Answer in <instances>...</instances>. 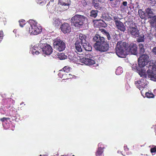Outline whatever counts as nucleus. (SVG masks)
<instances>
[{"mask_svg": "<svg viewBox=\"0 0 156 156\" xmlns=\"http://www.w3.org/2000/svg\"><path fill=\"white\" fill-rule=\"evenodd\" d=\"M101 32L104 35L107 37V38L108 41H112V38L111 37L110 34L108 32L103 29H101Z\"/></svg>", "mask_w": 156, "mask_h": 156, "instance_id": "19", "label": "nucleus"}, {"mask_svg": "<svg viewBox=\"0 0 156 156\" xmlns=\"http://www.w3.org/2000/svg\"><path fill=\"white\" fill-rule=\"evenodd\" d=\"M139 15L142 19H144L146 16V12L143 11L142 9H140L138 10Z\"/></svg>", "mask_w": 156, "mask_h": 156, "instance_id": "21", "label": "nucleus"}, {"mask_svg": "<svg viewBox=\"0 0 156 156\" xmlns=\"http://www.w3.org/2000/svg\"><path fill=\"white\" fill-rule=\"evenodd\" d=\"M17 31V30L16 29H14L13 30V32L16 34V31Z\"/></svg>", "mask_w": 156, "mask_h": 156, "instance_id": "52", "label": "nucleus"}, {"mask_svg": "<svg viewBox=\"0 0 156 156\" xmlns=\"http://www.w3.org/2000/svg\"><path fill=\"white\" fill-rule=\"evenodd\" d=\"M40 47L43 53L46 55H50L52 52V49L51 45L47 43L42 44Z\"/></svg>", "mask_w": 156, "mask_h": 156, "instance_id": "8", "label": "nucleus"}, {"mask_svg": "<svg viewBox=\"0 0 156 156\" xmlns=\"http://www.w3.org/2000/svg\"><path fill=\"white\" fill-rule=\"evenodd\" d=\"M112 6L113 7H118L120 4V1L119 0H115L114 2L112 3Z\"/></svg>", "mask_w": 156, "mask_h": 156, "instance_id": "28", "label": "nucleus"}, {"mask_svg": "<svg viewBox=\"0 0 156 156\" xmlns=\"http://www.w3.org/2000/svg\"><path fill=\"white\" fill-rule=\"evenodd\" d=\"M123 72V70L120 67H118L115 71V73L116 75H120Z\"/></svg>", "mask_w": 156, "mask_h": 156, "instance_id": "33", "label": "nucleus"}, {"mask_svg": "<svg viewBox=\"0 0 156 156\" xmlns=\"http://www.w3.org/2000/svg\"><path fill=\"white\" fill-rule=\"evenodd\" d=\"M100 36L98 34H96V35L93 38V41H94L96 42V43L99 42V41H98Z\"/></svg>", "mask_w": 156, "mask_h": 156, "instance_id": "34", "label": "nucleus"}, {"mask_svg": "<svg viewBox=\"0 0 156 156\" xmlns=\"http://www.w3.org/2000/svg\"><path fill=\"white\" fill-rule=\"evenodd\" d=\"M93 46L97 50L103 52L107 51L109 48V45L106 42L95 43Z\"/></svg>", "mask_w": 156, "mask_h": 156, "instance_id": "5", "label": "nucleus"}, {"mask_svg": "<svg viewBox=\"0 0 156 156\" xmlns=\"http://www.w3.org/2000/svg\"><path fill=\"white\" fill-rule=\"evenodd\" d=\"M114 19L115 23L117 28L121 31L124 32L126 30V28L123 23L117 20V18H115Z\"/></svg>", "mask_w": 156, "mask_h": 156, "instance_id": "11", "label": "nucleus"}, {"mask_svg": "<svg viewBox=\"0 0 156 156\" xmlns=\"http://www.w3.org/2000/svg\"><path fill=\"white\" fill-rule=\"evenodd\" d=\"M93 5L97 9H100L101 7L99 4L97 2V0H93L92 2Z\"/></svg>", "mask_w": 156, "mask_h": 156, "instance_id": "22", "label": "nucleus"}, {"mask_svg": "<svg viewBox=\"0 0 156 156\" xmlns=\"http://www.w3.org/2000/svg\"><path fill=\"white\" fill-rule=\"evenodd\" d=\"M148 1H151L152 2V3H151V4L152 5H154L156 3V2L155 0H148Z\"/></svg>", "mask_w": 156, "mask_h": 156, "instance_id": "45", "label": "nucleus"}, {"mask_svg": "<svg viewBox=\"0 0 156 156\" xmlns=\"http://www.w3.org/2000/svg\"><path fill=\"white\" fill-rule=\"evenodd\" d=\"M145 95L148 98H154V95L150 91H148V92H146Z\"/></svg>", "mask_w": 156, "mask_h": 156, "instance_id": "29", "label": "nucleus"}, {"mask_svg": "<svg viewBox=\"0 0 156 156\" xmlns=\"http://www.w3.org/2000/svg\"><path fill=\"white\" fill-rule=\"evenodd\" d=\"M135 84L137 87L141 90L147 85V81L145 79H141L140 80L135 81Z\"/></svg>", "mask_w": 156, "mask_h": 156, "instance_id": "10", "label": "nucleus"}, {"mask_svg": "<svg viewBox=\"0 0 156 156\" xmlns=\"http://www.w3.org/2000/svg\"><path fill=\"white\" fill-rule=\"evenodd\" d=\"M150 23L151 26L156 28V16H154L153 19L150 22Z\"/></svg>", "mask_w": 156, "mask_h": 156, "instance_id": "24", "label": "nucleus"}, {"mask_svg": "<svg viewBox=\"0 0 156 156\" xmlns=\"http://www.w3.org/2000/svg\"><path fill=\"white\" fill-rule=\"evenodd\" d=\"M129 50L131 53L133 55H136L137 53V47L135 44L131 43L129 45Z\"/></svg>", "mask_w": 156, "mask_h": 156, "instance_id": "14", "label": "nucleus"}, {"mask_svg": "<svg viewBox=\"0 0 156 156\" xmlns=\"http://www.w3.org/2000/svg\"><path fill=\"white\" fill-rule=\"evenodd\" d=\"M98 11L97 10H91L90 13V16L92 17L95 18L98 15Z\"/></svg>", "mask_w": 156, "mask_h": 156, "instance_id": "25", "label": "nucleus"}, {"mask_svg": "<svg viewBox=\"0 0 156 156\" xmlns=\"http://www.w3.org/2000/svg\"><path fill=\"white\" fill-rule=\"evenodd\" d=\"M122 5L124 6H126L127 5V2L126 1L123 2L122 3Z\"/></svg>", "mask_w": 156, "mask_h": 156, "instance_id": "46", "label": "nucleus"}, {"mask_svg": "<svg viewBox=\"0 0 156 156\" xmlns=\"http://www.w3.org/2000/svg\"><path fill=\"white\" fill-rule=\"evenodd\" d=\"M150 151L151 153H155L156 152V146H155L154 147L151 148Z\"/></svg>", "mask_w": 156, "mask_h": 156, "instance_id": "41", "label": "nucleus"}, {"mask_svg": "<svg viewBox=\"0 0 156 156\" xmlns=\"http://www.w3.org/2000/svg\"><path fill=\"white\" fill-rule=\"evenodd\" d=\"M98 25L99 26L103 27H105V26L104 22L102 20H100L99 22H98Z\"/></svg>", "mask_w": 156, "mask_h": 156, "instance_id": "38", "label": "nucleus"}, {"mask_svg": "<svg viewBox=\"0 0 156 156\" xmlns=\"http://www.w3.org/2000/svg\"><path fill=\"white\" fill-rule=\"evenodd\" d=\"M58 5V10L61 12L68 9L69 8V4L65 0H62L59 1Z\"/></svg>", "mask_w": 156, "mask_h": 156, "instance_id": "9", "label": "nucleus"}, {"mask_svg": "<svg viewBox=\"0 0 156 156\" xmlns=\"http://www.w3.org/2000/svg\"><path fill=\"white\" fill-rule=\"evenodd\" d=\"M144 36L143 35L142 36L139 37L137 38V41L138 42H142L144 41Z\"/></svg>", "mask_w": 156, "mask_h": 156, "instance_id": "37", "label": "nucleus"}, {"mask_svg": "<svg viewBox=\"0 0 156 156\" xmlns=\"http://www.w3.org/2000/svg\"><path fill=\"white\" fill-rule=\"evenodd\" d=\"M143 90H142V91H141V93H142V92Z\"/></svg>", "mask_w": 156, "mask_h": 156, "instance_id": "54", "label": "nucleus"}, {"mask_svg": "<svg viewBox=\"0 0 156 156\" xmlns=\"http://www.w3.org/2000/svg\"><path fill=\"white\" fill-rule=\"evenodd\" d=\"M128 32L133 37H139V30L135 23H132V25H130L128 27Z\"/></svg>", "mask_w": 156, "mask_h": 156, "instance_id": "6", "label": "nucleus"}, {"mask_svg": "<svg viewBox=\"0 0 156 156\" xmlns=\"http://www.w3.org/2000/svg\"><path fill=\"white\" fill-rule=\"evenodd\" d=\"M38 48L34 47L32 48V50L31 51V53L33 55H38L40 53V52L37 51Z\"/></svg>", "mask_w": 156, "mask_h": 156, "instance_id": "32", "label": "nucleus"}, {"mask_svg": "<svg viewBox=\"0 0 156 156\" xmlns=\"http://www.w3.org/2000/svg\"><path fill=\"white\" fill-rule=\"evenodd\" d=\"M153 10L150 8H147L145 10V12L147 15L148 19H153L154 16Z\"/></svg>", "mask_w": 156, "mask_h": 156, "instance_id": "15", "label": "nucleus"}, {"mask_svg": "<svg viewBox=\"0 0 156 156\" xmlns=\"http://www.w3.org/2000/svg\"><path fill=\"white\" fill-rule=\"evenodd\" d=\"M100 2L104 3L105 2V0H98Z\"/></svg>", "mask_w": 156, "mask_h": 156, "instance_id": "50", "label": "nucleus"}, {"mask_svg": "<svg viewBox=\"0 0 156 156\" xmlns=\"http://www.w3.org/2000/svg\"><path fill=\"white\" fill-rule=\"evenodd\" d=\"M147 38H149V40H151L152 39V37H151L150 36H149V35L147 36Z\"/></svg>", "mask_w": 156, "mask_h": 156, "instance_id": "51", "label": "nucleus"}, {"mask_svg": "<svg viewBox=\"0 0 156 156\" xmlns=\"http://www.w3.org/2000/svg\"><path fill=\"white\" fill-rule=\"evenodd\" d=\"M73 156H75V155H73Z\"/></svg>", "mask_w": 156, "mask_h": 156, "instance_id": "56", "label": "nucleus"}, {"mask_svg": "<svg viewBox=\"0 0 156 156\" xmlns=\"http://www.w3.org/2000/svg\"><path fill=\"white\" fill-rule=\"evenodd\" d=\"M71 68L68 66H65L63 67L62 69L60 70V72L62 73H67L69 72Z\"/></svg>", "mask_w": 156, "mask_h": 156, "instance_id": "26", "label": "nucleus"}, {"mask_svg": "<svg viewBox=\"0 0 156 156\" xmlns=\"http://www.w3.org/2000/svg\"><path fill=\"white\" fill-rule=\"evenodd\" d=\"M128 45L125 42H119L116 48V53L119 57L123 58L126 51H128Z\"/></svg>", "mask_w": 156, "mask_h": 156, "instance_id": "2", "label": "nucleus"}, {"mask_svg": "<svg viewBox=\"0 0 156 156\" xmlns=\"http://www.w3.org/2000/svg\"><path fill=\"white\" fill-rule=\"evenodd\" d=\"M44 0H36L37 3H41Z\"/></svg>", "mask_w": 156, "mask_h": 156, "instance_id": "49", "label": "nucleus"}, {"mask_svg": "<svg viewBox=\"0 0 156 156\" xmlns=\"http://www.w3.org/2000/svg\"><path fill=\"white\" fill-rule=\"evenodd\" d=\"M58 76L61 78H63L64 79L62 80V81H63V80H65L68 79V78L67 77V74H66L64 73H62V72H60L58 74Z\"/></svg>", "mask_w": 156, "mask_h": 156, "instance_id": "23", "label": "nucleus"}, {"mask_svg": "<svg viewBox=\"0 0 156 156\" xmlns=\"http://www.w3.org/2000/svg\"><path fill=\"white\" fill-rule=\"evenodd\" d=\"M4 36L2 30H0V43L1 42Z\"/></svg>", "mask_w": 156, "mask_h": 156, "instance_id": "40", "label": "nucleus"}, {"mask_svg": "<svg viewBox=\"0 0 156 156\" xmlns=\"http://www.w3.org/2000/svg\"><path fill=\"white\" fill-rule=\"evenodd\" d=\"M53 45L54 48L59 51H63L66 48L65 42L60 39L54 40Z\"/></svg>", "mask_w": 156, "mask_h": 156, "instance_id": "7", "label": "nucleus"}, {"mask_svg": "<svg viewBox=\"0 0 156 156\" xmlns=\"http://www.w3.org/2000/svg\"><path fill=\"white\" fill-rule=\"evenodd\" d=\"M74 44L75 45L76 51L77 52H81L82 51L81 46L82 44H81L80 42H79L78 41H76Z\"/></svg>", "mask_w": 156, "mask_h": 156, "instance_id": "17", "label": "nucleus"}, {"mask_svg": "<svg viewBox=\"0 0 156 156\" xmlns=\"http://www.w3.org/2000/svg\"><path fill=\"white\" fill-rule=\"evenodd\" d=\"M155 37H156V33H155Z\"/></svg>", "mask_w": 156, "mask_h": 156, "instance_id": "55", "label": "nucleus"}, {"mask_svg": "<svg viewBox=\"0 0 156 156\" xmlns=\"http://www.w3.org/2000/svg\"><path fill=\"white\" fill-rule=\"evenodd\" d=\"M81 3L83 6H85L87 4L86 0H82Z\"/></svg>", "mask_w": 156, "mask_h": 156, "instance_id": "43", "label": "nucleus"}, {"mask_svg": "<svg viewBox=\"0 0 156 156\" xmlns=\"http://www.w3.org/2000/svg\"><path fill=\"white\" fill-rule=\"evenodd\" d=\"M61 29L62 31L64 34L70 32L71 28L69 24L67 23H64L61 26Z\"/></svg>", "mask_w": 156, "mask_h": 156, "instance_id": "12", "label": "nucleus"}, {"mask_svg": "<svg viewBox=\"0 0 156 156\" xmlns=\"http://www.w3.org/2000/svg\"><path fill=\"white\" fill-rule=\"evenodd\" d=\"M80 62L88 66L92 65L95 63L94 60L87 58H83L80 59Z\"/></svg>", "mask_w": 156, "mask_h": 156, "instance_id": "13", "label": "nucleus"}, {"mask_svg": "<svg viewBox=\"0 0 156 156\" xmlns=\"http://www.w3.org/2000/svg\"><path fill=\"white\" fill-rule=\"evenodd\" d=\"M139 46L140 53V54L143 53L145 51L144 45L143 44H139Z\"/></svg>", "mask_w": 156, "mask_h": 156, "instance_id": "30", "label": "nucleus"}, {"mask_svg": "<svg viewBox=\"0 0 156 156\" xmlns=\"http://www.w3.org/2000/svg\"><path fill=\"white\" fill-rule=\"evenodd\" d=\"M30 27L29 29V32L31 34L37 35L42 31V27L38 25V23L33 20H29Z\"/></svg>", "mask_w": 156, "mask_h": 156, "instance_id": "3", "label": "nucleus"}, {"mask_svg": "<svg viewBox=\"0 0 156 156\" xmlns=\"http://www.w3.org/2000/svg\"><path fill=\"white\" fill-rule=\"evenodd\" d=\"M6 121H7L8 120H9L10 119L9 118H6Z\"/></svg>", "mask_w": 156, "mask_h": 156, "instance_id": "53", "label": "nucleus"}, {"mask_svg": "<svg viewBox=\"0 0 156 156\" xmlns=\"http://www.w3.org/2000/svg\"><path fill=\"white\" fill-rule=\"evenodd\" d=\"M60 22L59 20L58 19H56L53 23V24L55 27H58L60 24Z\"/></svg>", "mask_w": 156, "mask_h": 156, "instance_id": "36", "label": "nucleus"}, {"mask_svg": "<svg viewBox=\"0 0 156 156\" xmlns=\"http://www.w3.org/2000/svg\"><path fill=\"white\" fill-rule=\"evenodd\" d=\"M87 37L84 35L82 34H79V38L76 41H78L79 42H80L82 45L83 44H85L87 41H86Z\"/></svg>", "mask_w": 156, "mask_h": 156, "instance_id": "16", "label": "nucleus"}, {"mask_svg": "<svg viewBox=\"0 0 156 156\" xmlns=\"http://www.w3.org/2000/svg\"><path fill=\"white\" fill-rule=\"evenodd\" d=\"M20 26L23 27L26 23L25 21L23 19H21L19 21Z\"/></svg>", "mask_w": 156, "mask_h": 156, "instance_id": "35", "label": "nucleus"}, {"mask_svg": "<svg viewBox=\"0 0 156 156\" xmlns=\"http://www.w3.org/2000/svg\"><path fill=\"white\" fill-rule=\"evenodd\" d=\"M58 58L60 60L65 59L67 58V56L65 55V54L63 53H60L58 55Z\"/></svg>", "mask_w": 156, "mask_h": 156, "instance_id": "31", "label": "nucleus"}, {"mask_svg": "<svg viewBox=\"0 0 156 156\" xmlns=\"http://www.w3.org/2000/svg\"><path fill=\"white\" fill-rule=\"evenodd\" d=\"M99 42H106L105 41V38L104 37H102L100 36L99 38V39L98 41Z\"/></svg>", "mask_w": 156, "mask_h": 156, "instance_id": "39", "label": "nucleus"}, {"mask_svg": "<svg viewBox=\"0 0 156 156\" xmlns=\"http://www.w3.org/2000/svg\"><path fill=\"white\" fill-rule=\"evenodd\" d=\"M103 153V148L101 147H98L96 152V156H101Z\"/></svg>", "mask_w": 156, "mask_h": 156, "instance_id": "27", "label": "nucleus"}, {"mask_svg": "<svg viewBox=\"0 0 156 156\" xmlns=\"http://www.w3.org/2000/svg\"><path fill=\"white\" fill-rule=\"evenodd\" d=\"M148 55L146 54H143L138 58V63L140 68L144 67L149 63L148 69L147 70L148 77L151 80H156V60L149 61Z\"/></svg>", "mask_w": 156, "mask_h": 156, "instance_id": "1", "label": "nucleus"}, {"mask_svg": "<svg viewBox=\"0 0 156 156\" xmlns=\"http://www.w3.org/2000/svg\"><path fill=\"white\" fill-rule=\"evenodd\" d=\"M82 45L86 51H92V47L88 42L85 43V44H82Z\"/></svg>", "mask_w": 156, "mask_h": 156, "instance_id": "18", "label": "nucleus"}, {"mask_svg": "<svg viewBox=\"0 0 156 156\" xmlns=\"http://www.w3.org/2000/svg\"><path fill=\"white\" fill-rule=\"evenodd\" d=\"M87 17L83 15L76 14L71 19V22L75 27L79 28L83 25Z\"/></svg>", "mask_w": 156, "mask_h": 156, "instance_id": "4", "label": "nucleus"}, {"mask_svg": "<svg viewBox=\"0 0 156 156\" xmlns=\"http://www.w3.org/2000/svg\"><path fill=\"white\" fill-rule=\"evenodd\" d=\"M75 76L71 75V74H67V77L68 79L73 78Z\"/></svg>", "mask_w": 156, "mask_h": 156, "instance_id": "42", "label": "nucleus"}, {"mask_svg": "<svg viewBox=\"0 0 156 156\" xmlns=\"http://www.w3.org/2000/svg\"><path fill=\"white\" fill-rule=\"evenodd\" d=\"M124 148L125 151H128L129 150V148L126 146H124Z\"/></svg>", "mask_w": 156, "mask_h": 156, "instance_id": "48", "label": "nucleus"}, {"mask_svg": "<svg viewBox=\"0 0 156 156\" xmlns=\"http://www.w3.org/2000/svg\"><path fill=\"white\" fill-rule=\"evenodd\" d=\"M152 52L154 54L156 55V47H154L152 50Z\"/></svg>", "mask_w": 156, "mask_h": 156, "instance_id": "44", "label": "nucleus"}, {"mask_svg": "<svg viewBox=\"0 0 156 156\" xmlns=\"http://www.w3.org/2000/svg\"><path fill=\"white\" fill-rule=\"evenodd\" d=\"M5 117H3L0 119V120L2 122H4L5 121H6Z\"/></svg>", "mask_w": 156, "mask_h": 156, "instance_id": "47", "label": "nucleus"}, {"mask_svg": "<svg viewBox=\"0 0 156 156\" xmlns=\"http://www.w3.org/2000/svg\"><path fill=\"white\" fill-rule=\"evenodd\" d=\"M137 70L139 71V74L141 77L144 78L147 77V74L145 72L146 70H143L142 69L139 70H138V69H137Z\"/></svg>", "mask_w": 156, "mask_h": 156, "instance_id": "20", "label": "nucleus"}]
</instances>
